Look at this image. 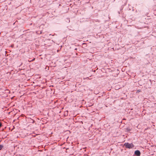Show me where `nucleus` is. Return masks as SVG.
<instances>
[{"label": "nucleus", "instance_id": "obj_1", "mask_svg": "<svg viewBox=\"0 0 156 156\" xmlns=\"http://www.w3.org/2000/svg\"><path fill=\"white\" fill-rule=\"evenodd\" d=\"M124 145L126 148L129 149L132 148L134 147V145L132 143L129 144L128 143H125Z\"/></svg>", "mask_w": 156, "mask_h": 156}, {"label": "nucleus", "instance_id": "obj_2", "mask_svg": "<svg viewBox=\"0 0 156 156\" xmlns=\"http://www.w3.org/2000/svg\"><path fill=\"white\" fill-rule=\"evenodd\" d=\"M135 154L136 155L139 156L140 154V152L138 150L136 151L135 152Z\"/></svg>", "mask_w": 156, "mask_h": 156}, {"label": "nucleus", "instance_id": "obj_3", "mask_svg": "<svg viewBox=\"0 0 156 156\" xmlns=\"http://www.w3.org/2000/svg\"><path fill=\"white\" fill-rule=\"evenodd\" d=\"M3 147V146L2 145H0V150Z\"/></svg>", "mask_w": 156, "mask_h": 156}, {"label": "nucleus", "instance_id": "obj_4", "mask_svg": "<svg viewBox=\"0 0 156 156\" xmlns=\"http://www.w3.org/2000/svg\"><path fill=\"white\" fill-rule=\"evenodd\" d=\"M2 126V124L0 122V127Z\"/></svg>", "mask_w": 156, "mask_h": 156}]
</instances>
